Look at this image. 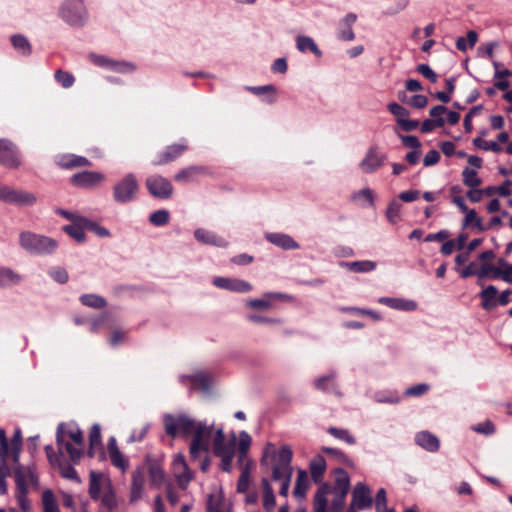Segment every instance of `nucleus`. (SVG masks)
<instances>
[{"instance_id": "nucleus-47", "label": "nucleus", "mask_w": 512, "mask_h": 512, "mask_svg": "<svg viewBox=\"0 0 512 512\" xmlns=\"http://www.w3.org/2000/svg\"><path fill=\"white\" fill-rule=\"evenodd\" d=\"M462 181L465 186L470 188H476L482 183V180L478 177L477 172L468 167L462 171Z\"/></svg>"}, {"instance_id": "nucleus-11", "label": "nucleus", "mask_w": 512, "mask_h": 512, "mask_svg": "<svg viewBox=\"0 0 512 512\" xmlns=\"http://www.w3.org/2000/svg\"><path fill=\"white\" fill-rule=\"evenodd\" d=\"M212 284L223 290L236 293H248L252 290V285L242 279L217 276L212 279Z\"/></svg>"}, {"instance_id": "nucleus-37", "label": "nucleus", "mask_w": 512, "mask_h": 512, "mask_svg": "<svg viewBox=\"0 0 512 512\" xmlns=\"http://www.w3.org/2000/svg\"><path fill=\"white\" fill-rule=\"evenodd\" d=\"M189 380L192 382V387L194 389H200L204 393H208L211 384L210 375L205 372L197 373L193 376L189 377Z\"/></svg>"}, {"instance_id": "nucleus-57", "label": "nucleus", "mask_w": 512, "mask_h": 512, "mask_svg": "<svg viewBox=\"0 0 512 512\" xmlns=\"http://www.w3.org/2000/svg\"><path fill=\"white\" fill-rule=\"evenodd\" d=\"M315 387L323 391L335 390L336 384L333 375L323 376L315 381Z\"/></svg>"}, {"instance_id": "nucleus-64", "label": "nucleus", "mask_w": 512, "mask_h": 512, "mask_svg": "<svg viewBox=\"0 0 512 512\" xmlns=\"http://www.w3.org/2000/svg\"><path fill=\"white\" fill-rule=\"evenodd\" d=\"M497 293H498V291H497L496 287H494L492 285L486 287L481 292L480 296L483 301L484 307H487L492 301H494L496 299Z\"/></svg>"}, {"instance_id": "nucleus-20", "label": "nucleus", "mask_w": 512, "mask_h": 512, "mask_svg": "<svg viewBox=\"0 0 512 512\" xmlns=\"http://www.w3.org/2000/svg\"><path fill=\"white\" fill-rule=\"evenodd\" d=\"M57 165L62 169H74L78 167H91L92 163L86 157L75 154L60 155L56 159Z\"/></svg>"}, {"instance_id": "nucleus-34", "label": "nucleus", "mask_w": 512, "mask_h": 512, "mask_svg": "<svg viewBox=\"0 0 512 512\" xmlns=\"http://www.w3.org/2000/svg\"><path fill=\"white\" fill-rule=\"evenodd\" d=\"M296 47L302 53L310 51L317 57H320L322 55V52L318 48L315 41L308 36H298L296 38Z\"/></svg>"}, {"instance_id": "nucleus-10", "label": "nucleus", "mask_w": 512, "mask_h": 512, "mask_svg": "<svg viewBox=\"0 0 512 512\" xmlns=\"http://www.w3.org/2000/svg\"><path fill=\"white\" fill-rule=\"evenodd\" d=\"M0 164L7 168H17L21 164L16 145L8 139H0Z\"/></svg>"}, {"instance_id": "nucleus-16", "label": "nucleus", "mask_w": 512, "mask_h": 512, "mask_svg": "<svg viewBox=\"0 0 512 512\" xmlns=\"http://www.w3.org/2000/svg\"><path fill=\"white\" fill-rule=\"evenodd\" d=\"M173 472L180 488L185 489L192 479V472L188 468L182 454H177L173 460Z\"/></svg>"}, {"instance_id": "nucleus-21", "label": "nucleus", "mask_w": 512, "mask_h": 512, "mask_svg": "<svg viewBox=\"0 0 512 512\" xmlns=\"http://www.w3.org/2000/svg\"><path fill=\"white\" fill-rule=\"evenodd\" d=\"M107 450L112 464L121 471H126L129 467L128 459L119 450L114 437L108 440Z\"/></svg>"}, {"instance_id": "nucleus-39", "label": "nucleus", "mask_w": 512, "mask_h": 512, "mask_svg": "<svg viewBox=\"0 0 512 512\" xmlns=\"http://www.w3.org/2000/svg\"><path fill=\"white\" fill-rule=\"evenodd\" d=\"M335 487L333 492L348 493L350 489V479L348 474L341 468L335 470Z\"/></svg>"}, {"instance_id": "nucleus-5", "label": "nucleus", "mask_w": 512, "mask_h": 512, "mask_svg": "<svg viewBox=\"0 0 512 512\" xmlns=\"http://www.w3.org/2000/svg\"><path fill=\"white\" fill-rule=\"evenodd\" d=\"M60 16L71 26H83L88 19V12L84 6V0H65L60 9Z\"/></svg>"}, {"instance_id": "nucleus-23", "label": "nucleus", "mask_w": 512, "mask_h": 512, "mask_svg": "<svg viewBox=\"0 0 512 512\" xmlns=\"http://www.w3.org/2000/svg\"><path fill=\"white\" fill-rule=\"evenodd\" d=\"M194 237L197 241L207 244L213 245L217 247H227L228 242L222 238L217 236L214 232L205 230L203 228H198L194 231Z\"/></svg>"}, {"instance_id": "nucleus-45", "label": "nucleus", "mask_w": 512, "mask_h": 512, "mask_svg": "<svg viewBox=\"0 0 512 512\" xmlns=\"http://www.w3.org/2000/svg\"><path fill=\"white\" fill-rule=\"evenodd\" d=\"M247 90L257 96L271 94V96L267 99V103H269V104H273L276 101V98H275L276 88L272 84L264 85V86L248 87Z\"/></svg>"}, {"instance_id": "nucleus-42", "label": "nucleus", "mask_w": 512, "mask_h": 512, "mask_svg": "<svg viewBox=\"0 0 512 512\" xmlns=\"http://www.w3.org/2000/svg\"><path fill=\"white\" fill-rule=\"evenodd\" d=\"M263 487V505L268 511H272L276 502L272 487L267 479H262Z\"/></svg>"}, {"instance_id": "nucleus-19", "label": "nucleus", "mask_w": 512, "mask_h": 512, "mask_svg": "<svg viewBox=\"0 0 512 512\" xmlns=\"http://www.w3.org/2000/svg\"><path fill=\"white\" fill-rule=\"evenodd\" d=\"M385 156L378 153L376 147H370L364 159L360 162V168L364 173H373L384 164Z\"/></svg>"}, {"instance_id": "nucleus-53", "label": "nucleus", "mask_w": 512, "mask_h": 512, "mask_svg": "<svg viewBox=\"0 0 512 512\" xmlns=\"http://www.w3.org/2000/svg\"><path fill=\"white\" fill-rule=\"evenodd\" d=\"M340 310L343 312H347L350 317H354V318H365V317H371L373 319L378 318V315L371 310L359 309V308H355V307H343Z\"/></svg>"}, {"instance_id": "nucleus-26", "label": "nucleus", "mask_w": 512, "mask_h": 512, "mask_svg": "<svg viewBox=\"0 0 512 512\" xmlns=\"http://www.w3.org/2000/svg\"><path fill=\"white\" fill-rule=\"evenodd\" d=\"M379 301L390 308L401 311H414L417 308V303L415 301L403 298L383 297Z\"/></svg>"}, {"instance_id": "nucleus-22", "label": "nucleus", "mask_w": 512, "mask_h": 512, "mask_svg": "<svg viewBox=\"0 0 512 512\" xmlns=\"http://www.w3.org/2000/svg\"><path fill=\"white\" fill-rule=\"evenodd\" d=\"M105 482H111L103 474L92 471L89 477L88 493L93 500L100 498V493L105 490Z\"/></svg>"}, {"instance_id": "nucleus-8", "label": "nucleus", "mask_w": 512, "mask_h": 512, "mask_svg": "<svg viewBox=\"0 0 512 512\" xmlns=\"http://www.w3.org/2000/svg\"><path fill=\"white\" fill-rule=\"evenodd\" d=\"M145 185L149 193L158 199H169L173 194L171 182L161 175L147 177Z\"/></svg>"}, {"instance_id": "nucleus-36", "label": "nucleus", "mask_w": 512, "mask_h": 512, "mask_svg": "<svg viewBox=\"0 0 512 512\" xmlns=\"http://www.w3.org/2000/svg\"><path fill=\"white\" fill-rule=\"evenodd\" d=\"M101 499V503L110 511L117 508L118 501L115 495V492L112 488L111 482H105V490L103 491V495L99 498Z\"/></svg>"}, {"instance_id": "nucleus-38", "label": "nucleus", "mask_w": 512, "mask_h": 512, "mask_svg": "<svg viewBox=\"0 0 512 512\" xmlns=\"http://www.w3.org/2000/svg\"><path fill=\"white\" fill-rule=\"evenodd\" d=\"M101 447V428L99 424H94L89 432V450L88 455L93 457L95 450Z\"/></svg>"}, {"instance_id": "nucleus-30", "label": "nucleus", "mask_w": 512, "mask_h": 512, "mask_svg": "<svg viewBox=\"0 0 512 512\" xmlns=\"http://www.w3.org/2000/svg\"><path fill=\"white\" fill-rule=\"evenodd\" d=\"M58 427L63 428L65 439L84 449L83 435L79 427L75 425H66L64 423H61Z\"/></svg>"}, {"instance_id": "nucleus-41", "label": "nucleus", "mask_w": 512, "mask_h": 512, "mask_svg": "<svg viewBox=\"0 0 512 512\" xmlns=\"http://www.w3.org/2000/svg\"><path fill=\"white\" fill-rule=\"evenodd\" d=\"M21 276L9 268H0V287H8L18 284Z\"/></svg>"}, {"instance_id": "nucleus-60", "label": "nucleus", "mask_w": 512, "mask_h": 512, "mask_svg": "<svg viewBox=\"0 0 512 512\" xmlns=\"http://www.w3.org/2000/svg\"><path fill=\"white\" fill-rule=\"evenodd\" d=\"M375 505L377 512H393L387 507L386 491L383 488L379 489L376 494Z\"/></svg>"}, {"instance_id": "nucleus-44", "label": "nucleus", "mask_w": 512, "mask_h": 512, "mask_svg": "<svg viewBox=\"0 0 512 512\" xmlns=\"http://www.w3.org/2000/svg\"><path fill=\"white\" fill-rule=\"evenodd\" d=\"M55 462L61 475L64 478L70 479V480H78L77 472L76 470L67 462L63 461L61 459V456H55Z\"/></svg>"}, {"instance_id": "nucleus-46", "label": "nucleus", "mask_w": 512, "mask_h": 512, "mask_svg": "<svg viewBox=\"0 0 512 512\" xmlns=\"http://www.w3.org/2000/svg\"><path fill=\"white\" fill-rule=\"evenodd\" d=\"M13 47L21 54L28 56L31 54V45L28 39L23 35H14L11 37Z\"/></svg>"}, {"instance_id": "nucleus-24", "label": "nucleus", "mask_w": 512, "mask_h": 512, "mask_svg": "<svg viewBox=\"0 0 512 512\" xmlns=\"http://www.w3.org/2000/svg\"><path fill=\"white\" fill-rule=\"evenodd\" d=\"M144 473L142 470H135L132 474L130 502L135 503L142 498L144 492Z\"/></svg>"}, {"instance_id": "nucleus-40", "label": "nucleus", "mask_w": 512, "mask_h": 512, "mask_svg": "<svg viewBox=\"0 0 512 512\" xmlns=\"http://www.w3.org/2000/svg\"><path fill=\"white\" fill-rule=\"evenodd\" d=\"M80 302L82 305L94 309H102L107 305L106 299L96 294H83L80 297Z\"/></svg>"}, {"instance_id": "nucleus-50", "label": "nucleus", "mask_w": 512, "mask_h": 512, "mask_svg": "<svg viewBox=\"0 0 512 512\" xmlns=\"http://www.w3.org/2000/svg\"><path fill=\"white\" fill-rule=\"evenodd\" d=\"M149 477L150 484L159 487L163 483L164 472L158 464L152 463L149 465Z\"/></svg>"}, {"instance_id": "nucleus-13", "label": "nucleus", "mask_w": 512, "mask_h": 512, "mask_svg": "<svg viewBox=\"0 0 512 512\" xmlns=\"http://www.w3.org/2000/svg\"><path fill=\"white\" fill-rule=\"evenodd\" d=\"M56 442L60 454L65 451L71 462L77 463L83 455V448L64 438L63 428L57 427Z\"/></svg>"}, {"instance_id": "nucleus-32", "label": "nucleus", "mask_w": 512, "mask_h": 512, "mask_svg": "<svg viewBox=\"0 0 512 512\" xmlns=\"http://www.w3.org/2000/svg\"><path fill=\"white\" fill-rule=\"evenodd\" d=\"M325 470H326L325 459L320 455L315 456L310 462V472H311V477L314 480V482L319 483L322 481L323 474H324Z\"/></svg>"}, {"instance_id": "nucleus-15", "label": "nucleus", "mask_w": 512, "mask_h": 512, "mask_svg": "<svg viewBox=\"0 0 512 512\" xmlns=\"http://www.w3.org/2000/svg\"><path fill=\"white\" fill-rule=\"evenodd\" d=\"M210 174V170L201 165H191L179 170L174 180L181 184L198 181L200 177L207 176Z\"/></svg>"}, {"instance_id": "nucleus-17", "label": "nucleus", "mask_w": 512, "mask_h": 512, "mask_svg": "<svg viewBox=\"0 0 512 512\" xmlns=\"http://www.w3.org/2000/svg\"><path fill=\"white\" fill-rule=\"evenodd\" d=\"M370 489L363 483H357L353 489L350 509H366L372 505Z\"/></svg>"}, {"instance_id": "nucleus-58", "label": "nucleus", "mask_w": 512, "mask_h": 512, "mask_svg": "<svg viewBox=\"0 0 512 512\" xmlns=\"http://www.w3.org/2000/svg\"><path fill=\"white\" fill-rule=\"evenodd\" d=\"M48 274L54 281L60 284H65L69 279L68 272L62 267H53L48 271Z\"/></svg>"}, {"instance_id": "nucleus-25", "label": "nucleus", "mask_w": 512, "mask_h": 512, "mask_svg": "<svg viewBox=\"0 0 512 512\" xmlns=\"http://www.w3.org/2000/svg\"><path fill=\"white\" fill-rule=\"evenodd\" d=\"M266 239L284 249V250H294L299 248V244L289 235L282 233H268L266 235Z\"/></svg>"}, {"instance_id": "nucleus-56", "label": "nucleus", "mask_w": 512, "mask_h": 512, "mask_svg": "<svg viewBox=\"0 0 512 512\" xmlns=\"http://www.w3.org/2000/svg\"><path fill=\"white\" fill-rule=\"evenodd\" d=\"M328 433L335 438L341 439L347 442L349 445L355 444V438L349 433L346 429H338L335 427H330L328 429Z\"/></svg>"}, {"instance_id": "nucleus-62", "label": "nucleus", "mask_w": 512, "mask_h": 512, "mask_svg": "<svg viewBox=\"0 0 512 512\" xmlns=\"http://www.w3.org/2000/svg\"><path fill=\"white\" fill-rule=\"evenodd\" d=\"M55 79L64 87L69 88L74 84L75 78L69 72L63 70H57L55 73Z\"/></svg>"}, {"instance_id": "nucleus-54", "label": "nucleus", "mask_w": 512, "mask_h": 512, "mask_svg": "<svg viewBox=\"0 0 512 512\" xmlns=\"http://www.w3.org/2000/svg\"><path fill=\"white\" fill-rule=\"evenodd\" d=\"M387 109L391 114H393L396 117V121L398 124H400L401 120L403 121L410 114L409 110L395 102L389 103L387 105Z\"/></svg>"}, {"instance_id": "nucleus-28", "label": "nucleus", "mask_w": 512, "mask_h": 512, "mask_svg": "<svg viewBox=\"0 0 512 512\" xmlns=\"http://www.w3.org/2000/svg\"><path fill=\"white\" fill-rule=\"evenodd\" d=\"M83 219L84 218L79 217L74 220L72 224L65 225L63 227V231L79 243L85 241L84 230L86 229V226H84Z\"/></svg>"}, {"instance_id": "nucleus-43", "label": "nucleus", "mask_w": 512, "mask_h": 512, "mask_svg": "<svg viewBox=\"0 0 512 512\" xmlns=\"http://www.w3.org/2000/svg\"><path fill=\"white\" fill-rule=\"evenodd\" d=\"M43 512H60L56 498L49 489L43 491L42 494Z\"/></svg>"}, {"instance_id": "nucleus-3", "label": "nucleus", "mask_w": 512, "mask_h": 512, "mask_svg": "<svg viewBox=\"0 0 512 512\" xmlns=\"http://www.w3.org/2000/svg\"><path fill=\"white\" fill-rule=\"evenodd\" d=\"M19 244L24 250L34 255H51L58 248L57 240L30 231L20 233Z\"/></svg>"}, {"instance_id": "nucleus-7", "label": "nucleus", "mask_w": 512, "mask_h": 512, "mask_svg": "<svg viewBox=\"0 0 512 512\" xmlns=\"http://www.w3.org/2000/svg\"><path fill=\"white\" fill-rule=\"evenodd\" d=\"M0 200L19 206H32L36 203L37 198L33 193L0 184Z\"/></svg>"}, {"instance_id": "nucleus-2", "label": "nucleus", "mask_w": 512, "mask_h": 512, "mask_svg": "<svg viewBox=\"0 0 512 512\" xmlns=\"http://www.w3.org/2000/svg\"><path fill=\"white\" fill-rule=\"evenodd\" d=\"M271 455L273 459L272 478L275 481L282 480L279 494L286 497L288 495L293 468L291 466L292 450L290 446L283 445L278 452L272 443H267L264 448V457Z\"/></svg>"}, {"instance_id": "nucleus-61", "label": "nucleus", "mask_w": 512, "mask_h": 512, "mask_svg": "<svg viewBox=\"0 0 512 512\" xmlns=\"http://www.w3.org/2000/svg\"><path fill=\"white\" fill-rule=\"evenodd\" d=\"M84 226H86V230L94 232L99 237H108L110 236V232L105 227L99 226L97 223L90 221L88 219H83Z\"/></svg>"}, {"instance_id": "nucleus-31", "label": "nucleus", "mask_w": 512, "mask_h": 512, "mask_svg": "<svg viewBox=\"0 0 512 512\" xmlns=\"http://www.w3.org/2000/svg\"><path fill=\"white\" fill-rule=\"evenodd\" d=\"M340 266L347 268L354 273L371 272L376 269V262L370 260L341 262Z\"/></svg>"}, {"instance_id": "nucleus-6", "label": "nucleus", "mask_w": 512, "mask_h": 512, "mask_svg": "<svg viewBox=\"0 0 512 512\" xmlns=\"http://www.w3.org/2000/svg\"><path fill=\"white\" fill-rule=\"evenodd\" d=\"M139 182L132 173L126 174L113 187V198L117 203H129L136 199Z\"/></svg>"}, {"instance_id": "nucleus-48", "label": "nucleus", "mask_w": 512, "mask_h": 512, "mask_svg": "<svg viewBox=\"0 0 512 512\" xmlns=\"http://www.w3.org/2000/svg\"><path fill=\"white\" fill-rule=\"evenodd\" d=\"M478 40V35L474 30H470L467 33V38L459 37L456 40V47L458 50L465 52L468 47L472 48Z\"/></svg>"}, {"instance_id": "nucleus-29", "label": "nucleus", "mask_w": 512, "mask_h": 512, "mask_svg": "<svg viewBox=\"0 0 512 512\" xmlns=\"http://www.w3.org/2000/svg\"><path fill=\"white\" fill-rule=\"evenodd\" d=\"M280 293H267L261 299H251L246 302V306L254 310H267L272 305V300L283 298Z\"/></svg>"}, {"instance_id": "nucleus-12", "label": "nucleus", "mask_w": 512, "mask_h": 512, "mask_svg": "<svg viewBox=\"0 0 512 512\" xmlns=\"http://www.w3.org/2000/svg\"><path fill=\"white\" fill-rule=\"evenodd\" d=\"M14 475L21 494H25L29 486L37 484V475L33 466L17 465Z\"/></svg>"}, {"instance_id": "nucleus-4", "label": "nucleus", "mask_w": 512, "mask_h": 512, "mask_svg": "<svg viewBox=\"0 0 512 512\" xmlns=\"http://www.w3.org/2000/svg\"><path fill=\"white\" fill-rule=\"evenodd\" d=\"M212 444L214 454L221 458L222 470L230 472L235 452L236 436L233 435L232 440L227 442L223 430L219 428L215 432Z\"/></svg>"}, {"instance_id": "nucleus-52", "label": "nucleus", "mask_w": 512, "mask_h": 512, "mask_svg": "<svg viewBox=\"0 0 512 512\" xmlns=\"http://www.w3.org/2000/svg\"><path fill=\"white\" fill-rule=\"evenodd\" d=\"M169 219H170V214L165 209L157 210V211L153 212L149 217V221L151 222V224H153L154 226H157V227L164 226V225L168 224Z\"/></svg>"}, {"instance_id": "nucleus-1", "label": "nucleus", "mask_w": 512, "mask_h": 512, "mask_svg": "<svg viewBox=\"0 0 512 512\" xmlns=\"http://www.w3.org/2000/svg\"><path fill=\"white\" fill-rule=\"evenodd\" d=\"M165 432L172 436H193L190 445V455L197 458L201 450L208 451L212 426H207L202 422H197L185 414L166 415L164 417Z\"/></svg>"}, {"instance_id": "nucleus-14", "label": "nucleus", "mask_w": 512, "mask_h": 512, "mask_svg": "<svg viewBox=\"0 0 512 512\" xmlns=\"http://www.w3.org/2000/svg\"><path fill=\"white\" fill-rule=\"evenodd\" d=\"M105 176L100 172L83 171L72 175L70 182L72 185L81 188H92L100 185Z\"/></svg>"}, {"instance_id": "nucleus-59", "label": "nucleus", "mask_w": 512, "mask_h": 512, "mask_svg": "<svg viewBox=\"0 0 512 512\" xmlns=\"http://www.w3.org/2000/svg\"><path fill=\"white\" fill-rule=\"evenodd\" d=\"M445 125L444 118L437 119H426L421 124V132L422 133H430L437 127H443Z\"/></svg>"}, {"instance_id": "nucleus-18", "label": "nucleus", "mask_w": 512, "mask_h": 512, "mask_svg": "<svg viewBox=\"0 0 512 512\" xmlns=\"http://www.w3.org/2000/svg\"><path fill=\"white\" fill-rule=\"evenodd\" d=\"M356 21L357 15L352 12L348 13L344 18L340 19L336 30L337 38L342 41H353L355 39L353 25Z\"/></svg>"}, {"instance_id": "nucleus-49", "label": "nucleus", "mask_w": 512, "mask_h": 512, "mask_svg": "<svg viewBox=\"0 0 512 512\" xmlns=\"http://www.w3.org/2000/svg\"><path fill=\"white\" fill-rule=\"evenodd\" d=\"M466 213V216L464 218L463 226L467 227L470 225H474V227L480 231H485L484 224L482 222V219L477 216V213L474 209L468 210Z\"/></svg>"}, {"instance_id": "nucleus-55", "label": "nucleus", "mask_w": 512, "mask_h": 512, "mask_svg": "<svg viewBox=\"0 0 512 512\" xmlns=\"http://www.w3.org/2000/svg\"><path fill=\"white\" fill-rule=\"evenodd\" d=\"M473 144L476 148L482 149L485 151H492L495 153H499L502 151V147L499 145V143L494 141H485L484 139L477 137L473 140Z\"/></svg>"}, {"instance_id": "nucleus-35", "label": "nucleus", "mask_w": 512, "mask_h": 512, "mask_svg": "<svg viewBox=\"0 0 512 512\" xmlns=\"http://www.w3.org/2000/svg\"><path fill=\"white\" fill-rule=\"evenodd\" d=\"M309 488L308 475L305 470H299L293 494L298 499H303Z\"/></svg>"}, {"instance_id": "nucleus-9", "label": "nucleus", "mask_w": 512, "mask_h": 512, "mask_svg": "<svg viewBox=\"0 0 512 512\" xmlns=\"http://www.w3.org/2000/svg\"><path fill=\"white\" fill-rule=\"evenodd\" d=\"M188 148L189 147L186 141L168 145L164 150L156 154L152 164L154 166H162L171 163L180 158L188 150Z\"/></svg>"}, {"instance_id": "nucleus-27", "label": "nucleus", "mask_w": 512, "mask_h": 512, "mask_svg": "<svg viewBox=\"0 0 512 512\" xmlns=\"http://www.w3.org/2000/svg\"><path fill=\"white\" fill-rule=\"evenodd\" d=\"M415 441L420 447L430 452H436L440 446L438 438L427 431L419 432L415 437Z\"/></svg>"}, {"instance_id": "nucleus-33", "label": "nucleus", "mask_w": 512, "mask_h": 512, "mask_svg": "<svg viewBox=\"0 0 512 512\" xmlns=\"http://www.w3.org/2000/svg\"><path fill=\"white\" fill-rule=\"evenodd\" d=\"M331 487L328 484H323L317 490L314 496V510L315 512H326L327 495L330 493Z\"/></svg>"}, {"instance_id": "nucleus-51", "label": "nucleus", "mask_w": 512, "mask_h": 512, "mask_svg": "<svg viewBox=\"0 0 512 512\" xmlns=\"http://www.w3.org/2000/svg\"><path fill=\"white\" fill-rule=\"evenodd\" d=\"M402 205L401 203L394 199L392 200L386 210V217L388 221L392 224H395L398 222L400 218V212H401Z\"/></svg>"}, {"instance_id": "nucleus-63", "label": "nucleus", "mask_w": 512, "mask_h": 512, "mask_svg": "<svg viewBox=\"0 0 512 512\" xmlns=\"http://www.w3.org/2000/svg\"><path fill=\"white\" fill-rule=\"evenodd\" d=\"M208 512H222V498L219 494H210L207 500Z\"/></svg>"}]
</instances>
